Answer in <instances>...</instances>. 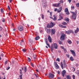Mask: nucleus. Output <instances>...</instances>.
<instances>
[{
    "label": "nucleus",
    "instance_id": "21",
    "mask_svg": "<svg viewBox=\"0 0 79 79\" xmlns=\"http://www.w3.org/2000/svg\"><path fill=\"white\" fill-rule=\"evenodd\" d=\"M70 60H71L72 61H74V58H73V56H71L69 59Z\"/></svg>",
    "mask_w": 79,
    "mask_h": 79
},
{
    "label": "nucleus",
    "instance_id": "23",
    "mask_svg": "<svg viewBox=\"0 0 79 79\" xmlns=\"http://www.w3.org/2000/svg\"><path fill=\"white\" fill-rule=\"evenodd\" d=\"M40 39V37H39V36H36L35 38V40H39V39Z\"/></svg>",
    "mask_w": 79,
    "mask_h": 79
},
{
    "label": "nucleus",
    "instance_id": "62",
    "mask_svg": "<svg viewBox=\"0 0 79 79\" xmlns=\"http://www.w3.org/2000/svg\"><path fill=\"white\" fill-rule=\"evenodd\" d=\"M54 11H57V9L55 8L54 10Z\"/></svg>",
    "mask_w": 79,
    "mask_h": 79
},
{
    "label": "nucleus",
    "instance_id": "28",
    "mask_svg": "<svg viewBox=\"0 0 79 79\" xmlns=\"http://www.w3.org/2000/svg\"><path fill=\"white\" fill-rule=\"evenodd\" d=\"M67 23L65 22H64L62 23V25H67Z\"/></svg>",
    "mask_w": 79,
    "mask_h": 79
},
{
    "label": "nucleus",
    "instance_id": "57",
    "mask_svg": "<svg viewBox=\"0 0 79 79\" xmlns=\"http://www.w3.org/2000/svg\"><path fill=\"white\" fill-rule=\"evenodd\" d=\"M31 66H32V67H34V65L33 64H32V63H31Z\"/></svg>",
    "mask_w": 79,
    "mask_h": 79
},
{
    "label": "nucleus",
    "instance_id": "24",
    "mask_svg": "<svg viewBox=\"0 0 79 79\" xmlns=\"http://www.w3.org/2000/svg\"><path fill=\"white\" fill-rule=\"evenodd\" d=\"M60 66L62 69H63V62H61Z\"/></svg>",
    "mask_w": 79,
    "mask_h": 79
},
{
    "label": "nucleus",
    "instance_id": "61",
    "mask_svg": "<svg viewBox=\"0 0 79 79\" xmlns=\"http://www.w3.org/2000/svg\"><path fill=\"white\" fill-rule=\"evenodd\" d=\"M76 66L77 67H78V66H79V64H76Z\"/></svg>",
    "mask_w": 79,
    "mask_h": 79
},
{
    "label": "nucleus",
    "instance_id": "60",
    "mask_svg": "<svg viewBox=\"0 0 79 79\" xmlns=\"http://www.w3.org/2000/svg\"><path fill=\"white\" fill-rule=\"evenodd\" d=\"M50 16H52V12H50Z\"/></svg>",
    "mask_w": 79,
    "mask_h": 79
},
{
    "label": "nucleus",
    "instance_id": "2",
    "mask_svg": "<svg viewBox=\"0 0 79 79\" xmlns=\"http://www.w3.org/2000/svg\"><path fill=\"white\" fill-rule=\"evenodd\" d=\"M65 36H66V35H65L64 34H62L61 35L60 38L61 40H64V39H65Z\"/></svg>",
    "mask_w": 79,
    "mask_h": 79
},
{
    "label": "nucleus",
    "instance_id": "43",
    "mask_svg": "<svg viewBox=\"0 0 79 79\" xmlns=\"http://www.w3.org/2000/svg\"><path fill=\"white\" fill-rule=\"evenodd\" d=\"M10 67L9 66L6 68V70H8V69H10Z\"/></svg>",
    "mask_w": 79,
    "mask_h": 79
},
{
    "label": "nucleus",
    "instance_id": "15",
    "mask_svg": "<svg viewBox=\"0 0 79 79\" xmlns=\"http://www.w3.org/2000/svg\"><path fill=\"white\" fill-rule=\"evenodd\" d=\"M63 64L64 67H66V66H67V65L66 64V63H65V60H64Z\"/></svg>",
    "mask_w": 79,
    "mask_h": 79
},
{
    "label": "nucleus",
    "instance_id": "29",
    "mask_svg": "<svg viewBox=\"0 0 79 79\" xmlns=\"http://www.w3.org/2000/svg\"><path fill=\"white\" fill-rule=\"evenodd\" d=\"M27 61H28V62H30L31 61V59L29 58V57H27Z\"/></svg>",
    "mask_w": 79,
    "mask_h": 79
},
{
    "label": "nucleus",
    "instance_id": "19",
    "mask_svg": "<svg viewBox=\"0 0 79 79\" xmlns=\"http://www.w3.org/2000/svg\"><path fill=\"white\" fill-rule=\"evenodd\" d=\"M53 17L54 18L52 19L54 21H56V16L54 15H53Z\"/></svg>",
    "mask_w": 79,
    "mask_h": 79
},
{
    "label": "nucleus",
    "instance_id": "47",
    "mask_svg": "<svg viewBox=\"0 0 79 79\" xmlns=\"http://www.w3.org/2000/svg\"><path fill=\"white\" fill-rule=\"evenodd\" d=\"M8 63V61H6V62H5V65H6V64H7V63Z\"/></svg>",
    "mask_w": 79,
    "mask_h": 79
},
{
    "label": "nucleus",
    "instance_id": "9",
    "mask_svg": "<svg viewBox=\"0 0 79 79\" xmlns=\"http://www.w3.org/2000/svg\"><path fill=\"white\" fill-rule=\"evenodd\" d=\"M61 74L63 76V77H64V75L66 74V70H63L61 72Z\"/></svg>",
    "mask_w": 79,
    "mask_h": 79
},
{
    "label": "nucleus",
    "instance_id": "13",
    "mask_svg": "<svg viewBox=\"0 0 79 79\" xmlns=\"http://www.w3.org/2000/svg\"><path fill=\"white\" fill-rule=\"evenodd\" d=\"M59 26L60 27H61L62 28H66L67 27L66 26H63L61 24H59Z\"/></svg>",
    "mask_w": 79,
    "mask_h": 79
},
{
    "label": "nucleus",
    "instance_id": "35",
    "mask_svg": "<svg viewBox=\"0 0 79 79\" xmlns=\"http://www.w3.org/2000/svg\"><path fill=\"white\" fill-rule=\"evenodd\" d=\"M65 21H69V19L68 18L65 19Z\"/></svg>",
    "mask_w": 79,
    "mask_h": 79
},
{
    "label": "nucleus",
    "instance_id": "55",
    "mask_svg": "<svg viewBox=\"0 0 79 79\" xmlns=\"http://www.w3.org/2000/svg\"><path fill=\"white\" fill-rule=\"evenodd\" d=\"M57 73L58 74H60V72L59 71H58Z\"/></svg>",
    "mask_w": 79,
    "mask_h": 79
},
{
    "label": "nucleus",
    "instance_id": "56",
    "mask_svg": "<svg viewBox=\"0 0 79 79\" xmlns=\"http://www.w3.org/2000/svg\"><path fill=\"white\" fill-rule=\"evenodd\" d=\"M2 21L3 22V23H5V22L4 19H3L2 20Z\"/></svg>",
    "mask_w": 79,
    "mask_h": 79
},
{
    "label": "nucleus",
    "instance_id": "34",
    "mask_svg": "<svg viewBox=\"0 0 79 79\" xmlns=\"http://www.w3.org/2000/svg\"><path fill=\"white\" fill-rule=\"evenodd\" d=\"M60 4H61L60 3H58L57 4H56V7H58V6H59Z\"/></svg>",
    "mask_w": 79,
    "mask_h": 79
},
{
    "label": "nucleus",
    "instance_id": "44",
    "mask_svg": "<svg viewBox=\"0 0 79 79\" xmlns=\"http://www.w3.org/2000/svg\"><path fill=\"white\" fill-rule=\"evenodd\" d=\"M71 8H72L73 10H74L75 9V8H74V6H71Z\"/></svg>",
    "mask_w": 79,
    "mask_h": 79
},
{
    "label": "nucleus",
    "instance_id": "10",
    "mask_svg": "<svg viewBox=\"0 0 79 79\" xmlns=\"http://www.w3.org/2000/svg\"><path fill=\"white\" fill-rule=\"evenodd\" d=\"M48 40L50 43H51L52 42V39H51V37L49 35L48 36Z\"/></svg>",
    "mask_w": 79,
    "mask_h": 79
},
{
    "label": "nucleus",
    "instance_id": "20",
    "mask_svg": "<svg viewBox=\"0 0 79 79\" xmlns=\"http://www.w3.org/2000/svg\"><path fill=\"white\" fill-rule=\"evenodd\" d=\"M47 32L48 34H50V29H47Z\"/></svg>",
    "mask_w": 79,
    "mask_h": 79
},
{
    "label": "nucleus",
    "instance_id": "12",
    "mask_svg": "<svg viewBox=\"0 0 79 79\" xmlns=\"http://www.w3.org/2000/svg\"><path fill=\"white\" fill-rule=\"evenodd\" d=\"M55 64L54 65L55 66V67L56 69H58L59 68V66H58V65L57 64V63L56 62H55L54 63Z\"/></svg>",
    "mask_w": 79,
    "mask_h": 79
},
{
    "label": "nucleus",
    "instance_id": "6",
    "mask_svg": "<svg viewBox=\"0 0 79 79\" xmlns=\"http://www.w3.org/2000/svg\"><path fill=\"white\" fill-rule=\"evenodd\" d=\"M64 11L65 13H66V15H69V12L68 11V8H66L65 9Z\"/></svg>",
    "mask_w": 79,
    "mask_h": 79
},
{
    "label": "nucleus",
    "instance_id": "39",
    "mask_svg": "<svg viewBox=\"0 0 79 79\" xmlns=\"http://www.w3.org/2000/svg\"><path fill=\"white\" fill-rule=\"evenodd\" d=\"M56 61H57L59 62H60V58H57L56 60Z\"/></svg>",
    "mask_w": 79,
    "mask_h": 79
},
{
    "label": "nucleus",
    "instance_id": "16",
    "mask_svg": "<svg viewBox=\"0 0 79 79\" xmlns=\"http://www.w3.org/2000/svg\"><path fill=\"white\" fill-rule=\"evenodd\" d=\"M62 11V7H61L57 10L58 13H60Z\"/></svg>",
    "mask_w": 79,
    "mask_h": 79
},
{
    "label": "nucleus",
    "instance_id": "37",
    "mask_svg": "<svg viewBox=\"0 0 79 79\" xmlns=\"http://www.w3.org/2000/svg\"><path fill=\"white\" fill-rule=\"evenodd\" d=\"M52 46L51 47V52H53V48H52Z\"/></svg>",
    "mask_w": 79,
    "mask_h": 79
},
{
    "label": "nucleus",
    "instance_id": "40",
    "mask_svg": "<svg viewBox=\"0 0 79 79\" xmlns=\"http://www.w3.org/2000/svg\"><path fill=\"white\" fill-rule=\"evenodd\" d=\"M64 51L65 53H66L67 52V51L66 50V49L64 48Z\"/></svg>",
    "mask_w": 79,
    "mask_h": 79
},
{
    "label": "nucleus",
    "instance_id": "5",
    "mask_svg": "<svg viewBox=\"0 0 79 79\" xmlns=\"http://www.w3.org/2000/svg\"><path fill=\"white\" fill-rule=\"evenodd\" d=\"M73 31L71 30H69L67 31H65V32L67 34H71V32L73 33Z\"/></svg>",
    "mask_w": 79,
    "mask_h": 79
},
{
    "label": "nucleus",
    "instance_id": "31",
    "mask_svg": "<svg viewBox=\"0 0 79 79\" xmlns=\"http://www.w3.org/2000/svg\"><path fill=\"white\" fill-rule=\"evenodd\" d=\"M27 50L25 49H22V51H23V53H25V52H26Z\"/></svg>",
    "mask_w": 79,
    "mask_h": 79
},
{
    "label": "nucleus",
    "instance_id": "22",
    "mask_svg": "<svg viewBox=\"0 0 79 79\" xmlns=\"http://www.w3.org/2000/svg\"><path fill=\"white\" fill-rule=\"evenodd\" d=\"M79 32V28L77 27L76 30L75 31V33H76Z\"/></svg>",
    "mask_w": 79,
    "mask_h": 79
},
{
    "label": "nucleus",
    "instance_id": "3",
    "mask_svg": "<svg viewBox=\"0 0 79 79\" xmlns=\"http://www.w3.org/2000/svg\"><path fill=\"white\" fill-rule=\"evenodd\" d=\"M54 77L55 75L51 73H49V77L50 79H52V78H53Z\"/></svg>",
    "mask_w": 79,
    "mask_h": 79
},
{
    "label": "nucleus",
    "instance_id": "42",
    "mask_svg": "<svg viewBox=\"0 0 79 79\" xmlns=\"http://www.w3.org/2000/svg\"><path fill=\"white\" fill-rule=\"evenodd\" d=\"M59 44H60V45H61L62 44V43H61V41H59Z\"/></svg>",
    "mask_w": 79,
    "mask_h": 79
},
{
    "label": "nucleus",
    "instance_id": "25",
    "mask_svg": "<svg viewBox=\"0 0 79 79\" xmlns=\"http://www.w3.org/2000/svg\"><path fill=\"white\" fill-rule=\"evenodd\" d=\"M67 79H71V76L69 75H68L66 77Z\"/></svg>",
    "mask_w": 79,
    "mask_h": 79
},
{
    "label": "nucleus",
    "instance_id": "18",
    "mask_svg": "<svg viewBox=\"0 0 79 79\" xmlns=\"http://www.w3.org/2000/svg\"><path fill=\"white\" fill-rule=\"evenodd\" d=\"M63 19V17L61 16V15H59V18L58 20V21H60L61 20V19Z\"/></svg>",
    "mask_w": 79,
    "mask_h": 79
},
{
    "label": "nucleus",
    "instance_id": "59",
    "mask_svg": "<svg viewBox=\"0 0 79 79\" xmlns=\"http://www.w3.org/2000/svg\"><path fill=\"white\" fill-rule=\"evenodd\" d=\"M68 0L69 3H71V0Z\"/></svg>",
    "mask_w": 79,
    "mask_h": 79
},
{
    "label": "nucleus",
    "instance_id": "52",
    "mask_svg": "<svg viewBox=\"0 0 79 79\" xmlns=\"http://www.w3.org/2000/svg\"><path fill=\"white\" fill-rule=\"evenodd\" d=\"M60 3H63V0H60Z\"/></svg>",
    "mask_w": 79,
    "mask_h": 79
},
{
    "label": "nucleus",
    "instance_id": "11",
    "mask_svg": "<svg viewBox=\"0 0 79 79\" xmlns=\"http://www.w3.org/2000/svg\"><path fill=\"white\" fill-rule=\"evenodd\" d=\"M54 47L55 49H57L58 48V45L56 43L54 44Z\"/></svg>",
    "mask_w": 79,
    "mask_h": 79
},
{
    "label": "nucleus",
    "instance_id": "49",
    "mask_svg": "<svg viewBox=\"0 0 79 79\" xmlns=\"http://www.w3.org/2000/svg\"><path fill=\"white\" fill-rule=\"evenodd\" d=\"M73 79H75V75H73Z\"/></svg>",
    "mask_w": 79,
    "mask_h": 79
},
{
    "label": "nucleus",
    "instance_id": "48",
    "mask_svg": "<svg viewBox=\"0 0 79 79\" xmlns=\"http://www.w3.org/2000/svg\"><path fill=\"white\" fill-rule=\"evenodd\" d=\"M76 5L77 7H79V4H77Z\"/></svg>",
    "mask_w": 79,
    "mask_h": 79
},
{
    "label": "nucleus",
    "instance_id": "53",
    "mask_svg": "<svg viewBox=\"0 0 79 79\" xmlns=\"http://www.w3.org/2000/svg\"><path fill=\"white\" fill-rule=\"evenodd\" d=\"M60 47L63 50H64V47H63V46H61Z\"/></svg>",
    "mask_w": 79,
    "mask_h": 79
},
{
    "label": "nucleus",
    "instance_id": "7",
    "mask_svg": "<svg viewBox=\"0 0 79 79\" xmlns=\"http://www.w3.org/2000/svg\"><path fill=\"white\" fill-rule=\"evenodd\" d=\"M56 31H55V29H52L51 30V34L52 35H53V34H55Z\"/></svg>",
    "mask_w": 79,
    "mask_h": 79
},
{
    "label": "nucleus",
    "instance_id": "4",
    "mask_svg": "<svg viewBox=\"0 0 79 79\" xmlns=\"http://www.w3.org/2000/svg\"><path fill=\"white\" fill-rule=\"evenodd\" d=\"M23 27L22 25H20L19 27L18 30L19 31H22L23 30Z\"/></svg>",
    "mask_w": 79,
    "mask_h": 79
},
{
    "label": "nucleus",
    "instance_id": "27",
    "mask_svg": "<svg viewBox=\"0 0 79 79\" xmlns=\"http://www.w3.org/2000/svg\"><path fill=\"white\" fill-rule=\"evenodd\" d=\"M24 68V72L25 73H26V72L27 71V67H26V66H25Z\"/></svg>",
    "mask_w": 79,
    "mask_h": 79
},
{
    "label": "nucleus",
    "instance_id": "46",
    "mask_svg": "<svg viewBox=\"0 0 79 79\" xmlns=\"http://www.w3.org/2000/svg\"><path fill=\"white\" fill-rule=\"evenodd\" d=\"M47 38L45 39V42L46 43H47Z\"/></svg>",
    "mask_w": 79,
    "mask_h": 79
},
{
    "label": "nucleus",
    "instance_id": "36",
    "mask_svg": "<svg viewBox=\"0 0 79 79\" xmlns=\"http://www.w3.org/2000/svg\"><path fill=\"white\" fill-rule=\"evenodd\" d=\"M30 43H31V44H33L34 43V41L32 40H30Z\"/></svg>",
    "mask_w": 79,
    "mask_h": 79
},
{
    "label": "nucleus",
    "instance_id": "58",
    "mask_svg": "<svg viewBox=\"0 0 79 79\" xmlns=\"http://www.w3.org/2000/svg\"><path fill=\"white\" fill-rule=\"evenodd\" d=\"M77 75L79 76V71H78L77 72Z\"/></svg>",
    "mask_w": 79,
    "mask_h": 79
},
{
    "label": "nucleus",
    "instance_id": "30",
    "mask_svg": "<svg viewBox=\"0 0 79 79\" xmlns=\"http://www.w3.org/2000/svg\"><path fill=\"white\" fill-rule=\"evenodd\" d=\"M68 42L69 44H71V41L70 40H68Z\"/></svg>",
    "mask_w": 79,
    "mask_h": 79
},
{
    "label": "nucleus",
    "instance_id": "63",
    "mask_svg": "<svg viewBox=\"0 0 79 79\" xmlns=\"http://www.w3.org/2000/svg\"><path fill=\"white\" fill-rule=\"evenodd\" d=\"M57 79H61V77H57Z\"/></svg>",
    "mask_w": 79,
    "mask_h": 79
},
{
    "label": "nucleus",
    "instance_id": "26",
    "mask_svg": "<svg viewBox=\"0 0 79 79\" xmlns=\"http://www.w3.org/2000/svg\"><path fill=\"white\" fill-rule=\"evenodd\" d=\"M47 27L48 28H51V27H52L50 25L48 24L47 25Z\"/></svg>",
    "mask_w": 79,
    "mask_h": 79
},
{
    "label": "nucleus",
    "instance_id": "38",
    "mask_svg": "<svg viewBox=\"0 0 79 79\" xmlns=\"http://www.w3.org/2000/svg\"><path fill=\"white\" fill-rule=\"evenodd\" d=\"M1 12H2V13H3L4 11H3V9L1 8Z\"/></svg>",
    "mask_w": 79,
    "mask_h": 79
},
{
    "label": "nucleus",
    "instance_id": "17",
    "mask_svg": "<svg viewBox=\"0 0 79 79\" xmlns=\"http://www.w3.org/2000/svg\"><path fill=\"white\" fill-rule=\"evenodd\" d=\"M24 40H22V41H21V42L20 43V45H24Z\"/></svg>",
    "mask_w": 79,
    "mask_h": 79
},
{
    "label": "nucleus",
    "instance_id": "14",
    "mask_svg": "<svg viewBox=\"0 0 79 79\" xmlns=\"http://www.w3.org/2000/svg\"><path fill=\"white\" fill-rule=\"evenodd\" d=\"M50 25L52 27H53L55 25V23H53L52 22H51L50 23Z\"/></svg>",
    "mask_w": 79,
    "mask_h": 79
},
{
    "label": "nucleus",
    "instance_id": "54",
    "mask_svg": "<svg viewBox=\"0 0 79 79\" xmlns=\"http://www.w3.org/2000/svg\"><path fill=\"white\" fill-rule=\"evenodd\" d=\"M2 30V27H0V31H1Z\"/></svg>",
    "mask_w": 79,
    "mask_h": 79
},
{
    "label": "nucleus",
    "instance_id": "33",
    "mask_svg": "<svg viewBox=\"0 0 79 79\" xmlns=\"http://www.w3.org/2000/svg\"><path fill=\"white\" fill-rule=\"evenodd\" d=\"M33 58L34 60H35L36 59V55H33Z\"/></svg>",
    "mask_w": 79,
    "mask_h": 79
},
{
    "label": "nucleus",
    "instance_id": "32",
    "mask_svg": "<svg viewBox=\"0 0 79 79\" xmlns=\"http://www.w3.org/2000/svg\"><path fill=\"white\" fill-rule=\"evenodd\" d=\"M23 76V74L20 75L19 76L20 77V79H23V77H22Z\"/></svg>",
    "mask_w": 79,
    "mask_h": 79
},
{
    "label": "nucleus",
    "instance_id": "50",
    "mask_svg": "<svg viewBox=\"0 0 79 79\" xmlns=\"http://www.w3.org/2000/svg\"><path fill=\"white\" fill-rule=\"evenodd\" d=\"M66 55L68 58H69V55L68 54H66Z\"/></svg>",
    "mask_w": 79,
    "mask_h": 79
},
{
    "label": "nucleus",
    "instance_id": "8",
    "mask_svg": "<svg viewBox=\"0 0 79 79\" xmlns=\"http://www.w3.org/2000/svg\"><path fill=\"white\" fill-rule=\"evenodd\" d=\"M70 51L71 52L72 54H73V56H76V53H75V52H74V51H73L72 50H70Z\"/></svg>",
    "mask_w": 79,
    "mask_h": 79
},
{
    "label": "nucleus",
    "instance_id": "64",
    "mask_svg": "<svg viewBox=\"0 0 79 79\" xmlns=\"http://www.w3.org/2000/svg\"><path fill=\"white\" fill-rule=\"evenodd\" d=\"M3 54H1V56H2V57H3Z\"/></svg>",
    "mask_w": 79,
    "mask_h": 79
},
{
    "label": "nucleus",
    "instance_id": "41",
    "mask_svg": "<svg viewBox=\"0 0 79 79\" xmlns=\"http://www.w3.org/2000/svg\"><path fill=\"white\" fill-rule=\"evenodd\" d=\"M53 6L55 7H56V4H53Z\"/></svg>",
    "mask_w": 79,
    "mask_h": 79
},
{
    "label": "nucleus",
    "instance_id": "51",
    "mask_svg": "<svg viewBox=\"0 0 79 79\" xmlns=\"http://www.w3.org/2000/svg\"><path fill=\"white\" fill-rule=\"evenodd\" d=\"M7 7L9 9V11H10V6H8Z\"/></svg>",
    "mask_w": 79,
    "mask_h": 79
},
{
    "label": "nucleus",
    "instance_id": "1",
    "mask_svg": "<svg viewBox=\"0 0 79 79\" xmlns=\"http://www.w3.org/2000/svg\"><path fill=\"white\" fill-rule=\"evenodd\" d=\"M73 14V15L72 17V18L73 19H76V14L75 13L73 12H71Z\"/></svg>",
    "mask_w": 79,
    "mask_h": 79
},
{
    "label": "nucleus",
    "instance_id": "45",
    "mask_svg": "<svg viewBox=\"0 0 79 79\" xmlns=\"http://www.w3.org/2000/svg\"><path fill=\"white\" fill-rule=\"evenodd\" d=\"M42 19H44V15H42Z\"/></svg>",
    "mask_w": 79,
    "mask_h": 79
}]
</instances>
